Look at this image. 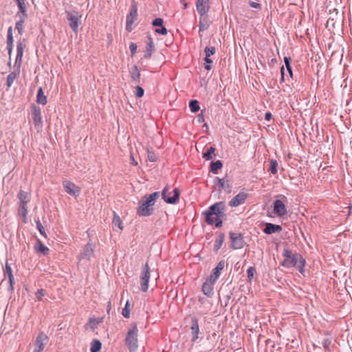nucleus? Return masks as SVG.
I'll return each mask as SVG.
<instances>
[{
	"label": "nucleus",
	"instance_id": "nucleus-36",
	"mask_svg": "<svg viewBox=\"0 0 352 352\" xmlns=\"http://www.w3.org/2000/svg\"><path fill=\"white\" fill-rule=\"evenodd\" d=\"M35 223L36 225V228L38 230V232H40V234L41 235H43L45 238H47V234L45 233V228L43 226L39 218H37V219H35Z\"/></svg>",
	"mask_w": 352,
	"mask_h": 352
},
{
	"label": "nucleus",
	"instance_id": "nucleus-44",
	"mask_svg": "<svg viewBox=\"0 0 352 352\" xmlns=\"http://www.w3.org/2000/svg\"><path fill=\"white\" fill-rule=\"evenodd\" d=\"M223 217H215L214 219V223L217 228H221L223 225Z\"/></svg>",
	"mask_w": 352,
	"mask_h": 352
},
{
	"label": "nucleus",
	"instance_id": "nucleus-31",
	"mask_svg": "<svg viewBox=\"0 0 352 352\" xmlns=\"http://www.w3.org/2000/svg\"><path fill=\"white\" fill-rule=\"evenodd\" d=\"M189 108L192 113H197L199 111L200 107L198 100H190L189 101Z\"/></svg>",
	"mask_w": 352,
	"mask_h": 352
},
{
	"label": "nucleus",
	"instance_id": "nucleus-32",
	"mask_svg": "<svg viewBox=\"0 0 352 352\" xmlns=\"http://www.w3.org/2000/svg\"><path fill=\"white\" fill-rule=\"evenodd\" d=\"M112 223L114 227H118L120 230L123 229L122 220L116 212H113V219Z\"/></svg>",
	"mask_w": 352,
	"mask_h": 352
},
{
	"label": "nucleus",
	"instance_id": "nucleus-64",
	"mask_svg": "<svg viewBox=\"0 0 352 352\" xmlns=\"http://www.w3.org/2000/svg\"><path fill=\"white\" fill-rule=\"evenodd\" d=\"M160 197V192H155V199Z\"/></svg>",
	"mask_w": 352,
	"mask_h": 352
},
{
	"label": "nucleus",
	"instance_id": "nucleus-9",
	"mask_svg": "<svg viewBox=\"0 0 352 352\" xmlns=\"http://www.w3.org/2000/svg\"><path fill=\"white\" fill-rule=\"evenodd\" d=\"M49 338L43 331L40 332L36 338L34 349L33 352H41L47 343Z\"/></svg>",
	"mask_w": 352,
	"mask_h": 352
},
{
	"label": "nucleus",
	"instance_id": "nucleus-50",
	"mask_svg": "<svg viewBox=\"0 0 352 352\" xmlns=\"http://www.w3.org/2000/svg\"><path fill=\"white\" fill-rule=\"evenodd\" d=\"M98 323V322H97L95 318H90L89 320V324L92 329H95L96 328V324Z\"/></svg>",
	"mask_w": 352,
	"mask_h": 352
},
{
	"label": "nucleus",
	"instance_id": "nucleus-20",
	"mask_svg": "<svg viewBox=\"0 0 352 352\" xmlns=\"http://www.w3.org/2000/svg\"><path fill=\"white\" fill-rule=\"evenodd\" d=\"M208 1L209 0H197V10L201 15L206 14L208 10Z\"/></svg>",
	"mask_w": 352,
	"mask_h": 352
},
{
	"label": "nucleus",
	"instance_id": "nucleus-57",
	"mask_svg": "<svg viewBox=\"0 0 352 352\" xmlns=\"http://www.w3.org/2000/svg\"><path fill=\"white\" fill-rule=\"evenodd\" d=\"M272 113L270 112H266L265 114V119L267 120V121H270L272 118Z\"/></svg>",
	"mask_w": 352,
	"mask_h": 352
},
{
	"label": "nucleus",
	"instance_id": "nucleus-13",
	"mask_svg": "<svg viewBox=\"0 0 352 352\" xmlns=\"http://www.w3.org/2000/svg\"><path fill=\"white\" fill-rule=\"evenodd\" d=\"M150 278L149 267L146 263L144 265V271L141 276V289L142 292H146L148 288V282Z\"/></svg>",
	"mask_w": 352,
	"mask_h": 352
},
{
	"label": "nucleus",
	"instance_id": "nucleus-40",
	"mask_svg": "<svg viewBox=\"0 0 352 352\" xmlns=\"http://www.w3.org/2000/svg\"><path fill=\"white\" fill-rule=\"evenodd\" d=\"M25 45H24L25 47ZM16 63L19 60L21 61L22 56H23V45H16Z\"/></svg>",
	"mask_w": 352,
	"mask_h": 352
},
{
	"label": "nucleus",
	"instance_id": "nucleus-2",
	"mask_svg": "<svg viewBox=\"0 0 352 352\" xmlns=\"http://www.w3.org/2000/svg\"><path fill=\"white\" fill-rule=\"evenodd\" d=\"M226 210V203L224 201H218L208 207V210L203 212L202 214L205 216V221L208 225H213L214 218L212 216L215 215L216 217L225 218Z\"/></svg>",
	"mask_w": 352,
	"mask_h": 352
},
{
	"label": "nucleus",
	"instance_id": "nucleus-59",
	"mask_svg": "<svg viewBox=\"0 0 352 352\" xmlns=\"http://www.w3.org/2000/svg\"><path fill=\"white\" fill-rule=\"evenodd\" d=\"M111 309V301L109 300V301L107 302V314H109Z\"/></svg>",
	"mask_w": 352,
	"mask_h": 352
},
{
	"label": "nucleus",
	"instance_id": "nucleus-41",
	"mask_svg": "<svg viewBox=\"0 0 352 352\" xmlns=\"http://www.w3.org/2000/svg\"><path fill=\"white\" fill-rule=\"evenodd\" d=\"M19 214L23 217L26 218L28 210L27 205H19Z\"/></svg>",
	"mask_w": 352,
	"mask_h": 352
},
{
	"label": "nucleus",
	"instance_id": "nucleus-19",
	"mask_svg": "<svg viewBox=\"0 0 352 352\" xmlns=\"http://www.w3.org/2000/svg\"><path fill=\"white\" fill-rule=\"evenodd\" d=\"M67 19L69 21V27L76 32L78 26L79 19L77 16L72 14L69 12H66Z\"/></svg>",
	"mask_w": 352,
	"mask_h": 352
},
{
	"label": "nucleus",
	"instance_id": "nucleus-29",
	"mask_svg": "<svg viewBox=\"0 0 352 352\" xmlns=\"http://www.w3.org/2000/svg\"><path fill=\"white\" fill-rule=\"evenodd\" d=\"M19 74V69H18V72H12L10 73L7 76L6 85L8 88H10L14 80L16 79L17 75Z\"/></svg>",
	"mask_w": 352,
	"mask_h": 352
},
{
	"label": "nucleus",
	"instance_id": "nucleus-24",
	"mask_svg": "<svg viewBox=\"0 0 352 352\" xmlns=\"http://www.w3.org/2000/svg\"><path fill=\"white\" fill-rule=\"evenodd\" d=\"M214 283H211L208 281V278L207 280L202 285V292L204 294L208 297H210L213 294V285Z\"/></svg>",
	"mask_w": 352,
	"mask_h": 352
},
{
	"label": "nucleus",
	"instance_id": "nucleus-60",
	"mask_svg": "<svg viewBox=\"0 0 352 352\" xmlns=\"http://www.w3.org/2000/svg\"><path fill=\"white\" fill-rule=\"evenodd\" d=\"M131 164L134 166L138 165V162L135 160L134 157L133 155H131Z\"/></svg>",
	"mask_w": 352,
	"mask_h": 352
},
{
	"label": "nucleus",
	"instance_id": "nucleus-18",
	"mask_svg": "<svg viewBox=\"0 0 352 352\" xmlns=\"http://www.w3.org/2000/svg\"><path fill=\"white\" fill-rule=\"evenodd\" d=\"M32 120L35 125H41L42 117L41 108L36 106H34L32 112Z\"/></svg>",
	"mask_w": 352,
	"mask_h": 352
},
{
	"label": "nucleus",
	"instance_id": "nucleus-62",
	"mask_svg": "<svg viewBox=\"0 0 352 352\" xmlns=\"http://www.w3.org/2000/svg\"><path fill=\"white\" fill-rule=\"evenodd\" d=\"M281 76H282V80H284V67H282L281 68Z\"/></svg>",
	"mask_w": 352,
	"mask_h": 352
},
{
	"label": "nucleus",
	"instance_id": "nucleus-51",
	"mask_svg": "<svg viewBox=\"0 0 352 352\" xmlns=\"http://www.w3.org/2000/svg\"><path fill=\"white\" fill-rule=\"evenodd\" d=\"M205 120L203 111H201L197 116V122L199 124L204 122Z\"/></svg>",
	"mask_w": 352,
	"mask_h": 352
},
{
	"label": "nucleus",
	"instance_id": "nucleus-47",
	"mask_svg": "<svg viewBox=\"0 0 352 352\" xmlns=\"http://www.w3.org/2000/svg\"><path fill=\"white\" fill-rule=\"evenodd\" d=\"M155 33H158V34L164 35L167 33V30L164 25L157 27V28H155Z\"/></svg>",
	"mask_w": 352,
	"mask_h": 352
},
{
	"label": "nucleus",
	"instance_id": "nucleus-23",
	"mask_svg": "<svg viewBox=\"0 0 352 352\" xmlns=\"http://www.w3.org/2000/svg\"><path fill=\"white\" fill-rule=\"evenodd\" d=\"M17 197L19 199V205H27V204L30 201V194L22 190L19 192Z\"/></svg>",
	"mask_w": 352,
	"mask_h": 352
},
{
	"label": "nucleus",
	"instance_id": "nucleus-37",
	"mask_svg": "<svg viewBox=\"0 0 352 352\" xmlns=\"http://www.w3.org/2000/svg\"><path fill=\"white\" fill-rule=\"evenodd\" d=\"M290 60H291L290 57H288V56L284 57V63H285V67L287 68V70L289 72L290 76L292 77L293 72H292V66L290 65Z\"/></svg>",
	"mask_w": 352,
	"mask_h": 352
},
{
	"label": "nucleus",
	"instance_id": "nucleus-43",
	"mask_svg": "<svg viewBox=\"0 0 352 352\" xmlns=\"http://www.w3.org/2000/svg\"><path fill=\"white\" fill-rule=\"evenodd\" d=\"M45 294V291L43 289H39L35 293L36 297L38 299V300H41Z\"/></svg>",
	"mask_w": 352,
	"mask_h": 352
},
{
	"label": "nucleus",
	"instance_id": "nucleus-8",
	"mask_svg": "<svg viewBox=\"0 0 352 352\" xmlns=\"http://www.w3.org/2000/svg\"><path fill=\"white\" fill-rule=\"evenodd\" d=\"M229 235L231 240L230 248L233 250H239L242 249L244 247L245 242L241 233L230 232Z\"/></svg>",
	"mask_w": 352,
	"mask_h": 352
},
{
	"label": "nucleus",
	"instance_id": "nucleus-11",
	"mask_svg": "<svg viewBox=\"0 0 352 352\" xmlns=\"http://www.w3.org/2000/svg\"><path fill=\"white\" fill-rule=\"evenodd\" d=\"M247 197L248 194L244 191H241L235 195L230 201H229L228 205L230 207H237L244 204Z\"/></svg>",
	"mask_w": 352,
	"mask_h": 352
},
{
	"label": "nucleus",
	"instance_id": "nucleus-52",
	"mask_svg": "<svg viewBox=\"0 0 352 352\" xmlns=\"http://www.w3.org/2000/svg\"><path fill=\"white\" fill-rule=\"evenodd\" d=\"M164 21L161 18H155V28L162 26Z\"/></svg>",
	"mask_w": 352,
	"mask_h": 352
},
{
	"label": "nucleus",
	"instance_id": "nucleus-16",
	"mask_svg": "<svg viewBox=\"0 0 352 352\" xmlns=\"http://www.w3.org/2000/svg\"><path fill=\"white\" fill-rule=\"evenodd\" d=\"M283 230L280 225L274 224L272 223H265L263 232L266 234H272L276 232H279Z\"/></svg>",
	"mask_w": 352,
	"mask_h": 352
},
{
	"label": "nucleus",
	"instance_id": "nucleus-17",
	"mask_svg": "<svg viewBox=\"0 0 352 352\" xmlns=\"http://www.w3.org/2000/svg\"><path fill=\"white\" fill-rule=\"evenodd\" d=\"M214 184L218 188L219 192H221L223 188L226 189L227 192H230L231 186L228 180H226L225 178L220 179L219 177H215Z\"/></svg>",
	"mask_w": 352,
	"mask_h": 352
},
{
	"label": "nucleus",
	"instance_id": "nucleus-46",
	"mask_svg": "<svg viewBox=\"0 0 352 352\" xmlns=\"http://www.w3.org/2000/svg\"><path fill=\"white\" fill-rule=\"evenodd\" d=\"M144 91L143 89V88L140 86H137L136 87V91H135V96L138 97V98H141L144 96Z\"/></svg>",
	"mask_w": 352,
	"mask_h": 352
},
{
	"label": "nucleus",
	"instance_id": "nucleus-34",
	"mask_svg": "<svg viewBox=\"0 0 352 352\" xmlns=\"http://www.w3.org/2000/svg\"><path fill=\"white\" fill-rule=\"evenodd\" d=\"M215 150L216 149H215L214 147L210 146V148H208L206 152L203 153V157L206 160H212V155L214 153Z\"/></svg>",
	"mask_w": 352,
	"mask_h": 352
},
{
	"label": "nucleus",
	"instance_id": "nucleus-45",
	"mask_svg": "<svg viewBox=\"0 0 352 352\" xmlns=\"http://www.w3.org/2000/svg\"><path fill=\"white\" fill-rule=\"evenodd\" d=\"M13 41L14 40L12 34V27H10L8 30L7 44H12Z\"/></svg>",
	"mask_w": 352,
	"mask_h": 352
},
{
	"label": "nucleus",
	"instance_id": "nucleus-1",
	"mask_svg": "<svg viewBox=\"0 0 352 352\" xmlns=\"http://www.w3.org/2000/svg\"><path fill=\"white\" fill-rule=\"evenodd\" d=\"M283 256L285 259L280 263L282 266L287 268L296 267L300 273L302 274L304 272L306 261L301 254L298 253L293 254L290 250L285 248L283 252Z\"/></svg>",
	"mask_w": 352,
	"mask_h": 352
},
{
	"label": "nucleus",
	"instance_id": "nucleus-3",
	"mask_svg": "<svg viewBox=\"0 0 352 352\" xmlns=\"http://www.w3.org/2000/svg\"><path fill=\"white\" fill-rule=\"evenodd\" d=\"M154 205V192L150 194L148 197L140 203L137 208V214L140 217H146L153 214Z\"/></svg>",
	"mask_w": 352,
	"mask_h": 352
},
{
	"label": "nucleus",
	"instance_id": "nucleus-42",
	"mask_svg": "<svg viewBox=\"0 0 352 352\" xmlns=\"http://www.w3.org/2000/svg\"><path fill=\"white\" fill-rule=\"evenodd\" d=\"M204 52H205L206 55L210 54V56L211 55H213L215 53L216 50L214 46H206L204 50Z\"/></svg>",
	"mask_w": 352,
	"mask_h": 352
},
{
	"label": "nucleus",
	"instance_id": "nucleus-12",
	"mask_svg": "<svg viewBox=\"0 0 352 352\" xmlns=\"http://www.w3.org/2000/svg\"><path fill=\"white\" fill-rule=\"evenodd\" d=\"M225 261H219L217 266L213 269L212 274L208 277V281L211 283H215L217 280L219 278L221 271L224 268Z\"/></svg>",
	"mask_w": 352,
	"mask_h": 352
},
{
	"label": "nucleus",
	"instance_id": "nucleus-61",
	"mask_svg": "<svg viewBox=\"0 0 352 352\" xmlns=\"http://www.w3.org/2000/svg\"><path fill=\"white\" fill-rule=\"evenodd\" d=\"M153 45H148V48H147V52L148 53V55L151 56V48Z\"/></svg>",
	"mask_w": 352,
	"mask_h": 352
},
{
	"label": "nucleus",
	"instance_id": "nucleus-27",
	"mask_svg": "<svg viewBox=\"0 0 352 352\" xmlns=\"http://www.w3.org/2000/svg\"><path fill=\"white\" fill-rule=\"evenodd\" d=\"M47 102V97L44 95L43 88L40 87L38 89L36 94V102L45 105Z\"/></svg>",
	"mask_w": 352,
	"mask_h": 352
},
{
	"label": "nucleus",
	"instance_id": "nucleus-39",
	"mask_svg": "<svg viewBox=\"0 0 352 352\" xmlns=\"http://www.w3.org/2000/svg\"><path fill=\"white\" fill-rule=\"evenodd\" d=\"M25 21V19L19 18V20L16 23L15 29L17 30L19 34H21L22 32Z\"/></svg>",
	"mask_w": 352,
	"mask_h": 352
},
{
	"label": "nucleus",
	"instance_id": "nucleus-21",
	"mask_svg": "<svg viewBox=\"0 0 352 352\" xmlns=\"http://www.w3.org/2000/svg\"><path fill=\"white\" fill-rule=\"evenodd\" d=\"M5 274L8 275V283H9L8 289L12 291V290H13V284L14 283V276L12 274V268L8 263H6Z\"/></svg>",
	"mask_w": 352,
	"mask_h": 352
},
{
	"label": "nucleus",
	"instance_id": "nucleus-7",
	"mask_svg": "<svg viewBox=\"0 0 352 352\" xmlns=\"http://www.w3.org/2000/svg\"><path fill=\"white\" fill-rule=\"evenodd\" d=\"M138 328L136 324H133L129 330L126 338L125 344L131 351L135 350L138 348Z\"/></svg>",
	"mask_w": 352,
	"mask_h": 352
},
{
	"label": "nucleus",
	"instance_id": "nucleus-22",
	"mask_svg": "<svg viewBox=\"0 0 352 352\" xmlns=\"http://www.w3.org/2000/svg\"><path fill=\"white\" fill-rule=\"evenodd\" d=\"M34 249L36 252L42 253L43 255H47L50 252V249L45 246L39 239L36 240Z\"/></svg>",
	"mask_w": 352,
	"mask_h": 352
},
{
	"label": "nucleus",
	"instance_id": "nucleus-15",
	"mask_svg": "<svg viewBox=\"0 0 352 352\" xmlns=\"http://www.w3.org/2000/svg\"><path fill=\"white\" fill-rule=\"evenodd\" d=\"M94 252V246L93 244L88 243L83 248L81 251L79 258L80 259H87L90 260L91 256H93Z\"/></svg>",
	"mask_w": 352,
	"mask_h": 352
},
{
	"label": "nucleus",
	"instance_id": "nucleus-25",
	"mask_svg": "<svg viewBox=\"0 0 352 352\" xmlns=\"http://www.w3.org/2000/svg\"><path fill=\"white\" fill-rule=\"evenodd\" d=\"M129 74L133 82H139L140 73L137 65H133L131 67V68L129 69Z\"/></svg>",
	"mask_w": 352,
	"mask_h": 352
},
{
	"label": "nucleus",
	"instance_id": "nucleus-38",
	"mask_svg": "<svg viewBox=\"0 0 352 352\" xmlns=\"http://www.w3.org/2000/svg\"><path fill=\"white\" fill-rule=\"evenodd\" d=\"M210 57V54H206V57L204 58V60L206 62L204 68L208 71L210 70L212 68L210 64L212 63V60Z\"/></svg>",
	"mask_w": 352,
	"mask_h": 352
},
{
	"label": "nucleus",
	"instance_id": "nucleus-49",
	"mask_svg": "<svg viewBox=\"0 0 352 352\" xmlns=\"http://www.w3.org/2000/svg\"><path fill=\"white\" fill-rule=\"evenodd\" d=\"M122 314L125 318H129L130 317V309L129 307H124Z\"/></svg>",
	"mask_w": 352,
	"mask_h": 352
},
{
	"label": "nucleus",
	"instance_id": "nucleus-6",
	"mask_svg": "<svg viewBox=\"0 0 352 352\" xmlns=\"http://www.w3.org/2000/svg\"><path fill=\"white\" fill-rule=\"evenodd\" d=\"M138 19V5L137 2L133 0L130 6L129 12L126 17V29L129 32L133 30V24Z\"/></svg>",
	"mask_w": 352,
	"mask_h": 352
},
{
	"label": "nucleus",
	"instance_id": "nucleus-53",
	"mask_svg": "<svg viewBox=\"0 0 352 352\" xmlns=\"http://www.w3.org/2000/svg\"><path fill=\"white\" fill-rule=\"evenodd\" d=\"M131 56H134L137 51L138 45H129Z\"/></svg>",
	"mask_w": 352,
	"mask_h": 352
},
{
	"label": "nucleus",
	"instance_id": "nucleus-5",
	"mask_svg": "<svg viewBox=\"0 0 352 352\" xmlns=\"http://www.w3.org/2000/svg\"><path fill=\"white\" fill-rule=\"evenodd\" d=\"M180 196V190L178 188L173 189V192H169V188L165 186L162 192V199L169 204H176L178 203Z\"/></svg>",
	"mask_w": 352,
	"mask_h": 352
},
{
	"label": "nucleus",
	"instance_id": "nucleus-54",
	"mask_svg": "<svg viewBox=\"0 0 352 352\" xmlns=\"http://www.w3.org/2000/svg\"><path fill=\"white\" fill-rule=\"evenodd\" d=\"M331 344V341L329 339H324L322 342V345L325 349H328Z\"/></svg>",
	"mask_w": 352,
	"mask_h": 352
},
{
	"label": "nucleus",
	"instance_id": "nucleus-35",
	"mask_svg": "<svg viewBox=\"0 0 352 352\" xmlns=\"http://www.w3.org/2000/svg\"><path fill=\"white\" fill-rule=\"evenodd\" d=\"M270 163V166L269 171L273 175L276 174L277 171H278L277 161L276 160H271Z\"/></svg>",
	"mask_w": 352,
	"mask_h": 352
},
{
	"label": "nucleus",
	"instance_id": "nucleus-10",
	"mask_svg": "<svg viewBox=\"0 0 352 352\" xmlns=\"http://www.w3.org/2000/svg\"><path fill=\"white\" fill-rule=\"evenodd\" d=\"M63 186L66 192L68 193L69 195L74 196L75 197L79 196L80 189L74 183L69 180H65L63 182Z\"/></svg>",
	"mask_w": 352,
	"mask_h": 352
},
{
	"label": "nucleus",
	"instance_id": "nucleus-48",
	"mask_svg": "<svg viewBox=\"0 0 352 352\" xmlns=\"http://www.w3.org/2000/svg\"><path fill=\"white\" fill-rule=\"evenodd\" d=\"M255 272V269L253 267H250L247 270L248 278L250 280H251L254 277V273Z\"/></svg>",
	"mask_w": 352,
	"mask_h": 352
},
{
	"label": "nucleus",
	"instance_id": "nucleus-55",
	"mask_svg": "<svg viewBox=\"0 0 352 352\" xmlns=\"http://www.w3.org/2000/svg\"><path fill=\"white\" fill-rule=\"evenodd\" d=\"M249 4L252 8H261V4L258 3H256V2L250 1Z\"/></svg>",
	"mask_w": 352,
	"mask_h": 352
},
{
	"label": "nucleus",
	"instance_id": "nucleus-4",
	"mask_svg": "<svg viewBox=\"0 0 352 352\" xmlns=\"http://www.w3.org/2000/svg\"><path fill=\"white\" fill-rule=\"evenodd\" d=\"M278 199H275L273 202V212L280 217L287 214L286 204L288 202L287 197L283 195H277Z\"/></svg>",
	"mask_w": 352,
	"mask_h": 352
},
{
	"label": "nucleus",
	"instance_id": "nucleus-56",
	"mask_svg": "<svg viewBox=\"0 0 352 352\" xmlns=\"http://www.w3.org/2000/svg\"><path fill=\"white\" fill-rule=\"evenodd\" d=\"M16 3L17 4L18 8L26 5L25 0L17 1Z\"/></svg>",
	"mask_w": 352,
	"mask_h": 352
},
{
	"label": "nucleus",
	"instance_id": "nucleus-14",
	"mask_svg": "<svg viewBox=\"0 0 352 352\" xmlns=\"http://www.w3.org/2000/svg\"><path fill=\"white\" fill-rule=\"evenodd\" d=\"M190 331L192 336L191 342L194 343L197 342L199 338V327L198 320L196 317H192L191 318Z\"/></svg>",
	"mask_w": 352,
	"mask_h": 352
},
{
	"label": "nucleus",
	"instance_id": "nucleus-33",
	"mask_svg": "<svg viewBox=\"0 0 352 352\" xmlns=\"http://www.w3.org/2000/svg\"><path fill=\"white\" fill-rule=\"evenodd\" d=\"M16 16L19 18H22L26 19L28 16L27 6L26 5L22 7L19 8V12L16 14Z\"/></svg>",
	"mask_w": 352,
	"mask_h": 352
},
{
	"label": "nucleus",
	"instance_id": "nucleus-58",
	"mask_svg": "<svg viewBox=\"0 0 352 352\" xmlns=\"http://www.w3.org/2000/svg\"><path fill=\"white\" fill-rule=\"evenodd\" d=\"M148 157L151 162H154V153L148 152Z\"/></svg>",
	"mask_w": 352,
	"mask_h": 352
},
{
	"label": "nucleus",
	"instance_id": "nucleus-26",
	"mask_svg": "<svg viewBox=\"0 0 352 352\" xmlns=\"http://www.w3.org/2000/svg\"><path fill=\"white\" fill-rule=\"evenodd\" d=\"M225 239V234L222 232H220L218 235V237L216 239L213 247V250L215 252H217L221 247L222 246V244Z\"/></svg>",
	"mask_w": 352,
	"mask_h": 352
},
{
	"label": "nucleus",
	"instance_id": "nucleus-28",
	"mask_svg": "<svg viewBox=\"0 0 352 352\" xmlns=\"http://www.w3.org/2000/svg\"><path fill=\"white\" fill-rule=\"evenodd\" d=\"M223 167V163L221 160L212 161L210 162V172L213 174H217L219 170Z\"/></svg>",
	"mask_w": 352,
	"mask_h": 352
},
{
	"label": "nucleus",
	"instance_id": "nucleus-30",
	"mask_svg": "<svg viewBox=\"0 0 352 352\" xmlns=\"http://www.w3.org/2000/svg\"><path fill=\"white\" fill-rule=\"evenodd\" d=\"M102 344L98 340H94L91 344L90 352H98L100 351Z\"/></svg>",
	"mask_w": 352,
	"mask_h": 352
},
{
	"label": "nucleus",
	"instance_id": "nucleus-63",
	"mask_svg": "<svg viewBox=\"0 0 352 352\" xmlns=\"http://www.w3.org/2000/svg\"><path fill=\"white\" fill-rule=\"evenodd\" d=\"M12 47H13V45H8V50H9V52H10V51L12 50Z\"/></svg>",
	"mask_w": 352,
	"mask_h": 352
}]
</instances>
